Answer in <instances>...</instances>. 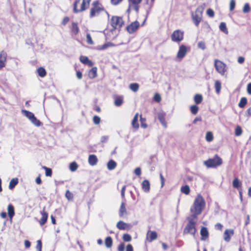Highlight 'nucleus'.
I'll use <instances>...</instances> for the list:
<instances>
[{"mask_svg":"<svg viewBox=\"0 0 251 251\" xmlns=\"http://www.w3.org/2000/svg\"><path fill=\"white\" fill-rule=\"evenodd\" d=\"M232 186L233 188L238 190L242 189V183L238 177H235L232 181Z\"/></svg>","mask_w":251,"mask_h":251,"instance_id":"obj_22","label":"nucleus"},{"mask_svg":"<svg viewBox=\"0 0 251 251\" xmlns=\"http://www.w3.org/2000/svg\"><path fill=\"white\" fill-rule=\"evenodd\" d=\"M69 168L72 172H75L78 168V165L75 162H73L70 163Z\"/></svg>","mask_w":251,"mask_h":251,"instance_id":"obj_42","label":"nucleus"},{"mask_svg":"<svg viewBox=\"0 0 251 251\" xmlns=\"http://www.w3.org/2000/svg\"><path fill=\"white\" fill-rule=\"evenodd\" d=\"M22 113L26 116L30 121L35 116L34 114L31 112L26 110H22Z\"/></svg>","mask_w":251,"mask_h":251,"instance_id":"obj_32","label":"nucleus"},{"mask_svg":"<svg viewBox=\"0 0 251 251\" xmlns=\"http://www.w3.org/2000/svg\"><path fill=\"white\" fill-rule=\"evenodd\" d=\"M98 162L97 157L95 154H90L88 157V163L91 166L96 165Z\"/></svg>","mask_w":251,"mask_h":251,"instance_id":"obj_19","label":"nucleus"},{"mask_svg":"<svg viewBox=\"0 0 251 251\" xmlns=\"http://www.w3.org/2000/svg\"><path fill=\"white\" fill-rule=\"evenodd\" d=\"M214 66L216 71L221 75H224L226 72V66L222 61L215 59Z\"/></svg>","mask_w":251,"mask_h":251,"instance_id":"obj_7","label":"nucleus"},{"mask_svg":"<svg viewBox=\"0 0 251 251\" xmlns=\"http://www.w3.org/2000/svg\"><path fill=\"white\" fill-rule=\"evenodd\" d=\"M105 11L103 5L98 0H94L92 3L89 10V17L90 18H93L99 17Z\"/></svg>","mask_w":251,"mask_h":251,"instance_id":"obj_2","label":"nucleus"},{"mask_svg":"<svg viewBox=\"0 0 251 251\" xmlns=\"http://www.w3.org/2000/svg\"><path fill=\"white\" fill-rule=\"evenodd\" d=\"M40 213L42 217L39 221V223L41 226H42L46 223L48 220V213L46 211L45 207L43 208L42 211L40 212Z\"/></svg>","mask_w":251,"mask_h":251,"instance_id":"obj_13","label":"nucleus"},{"mask_svg":"<svg viewBox=\"0 0 251 251\" xmlns=\"http://www.w3.org/2000/svg\"><path fill=\"white\" fill-rule=\"evenodd\" d=\"M127 214V211L126 207V204L124 202H122L121 204L119 210V216L123 217L125 215Z\"/></svg>","mask_w":251,"mask_h":251,"instance_id":"obj_25","label":"nucleus"},{"mask_svg":"<svg viewBox=\"0 0 251 251\" xmlns=\"http://www.w3.org/2000/svg\"><path fill=\"white\" fill-rule=\"evenodd\" d=\"M190 111L192 114L196 115L199 111V107L196 105H191L190 107Z\"/></svg>","mask_w":251,"mask_h":251,"instance_id":"obj_44","label":"nucleus"},{"mask_svg":"<svg viewBox=\"0 0 251 251\" xmlns=\"http://www.w3.org/2000/svg\"><path fill=\"white\" fill-rule=\"evenodd\" d=\"M219 28L224 33L226 34L228 33V29L226 27V25L225 23L222 22L221 23L220 25H219Z\"/></svg>","mask_w":251,"mask_h":251,"instance_id":"obj_37","label":"nucleus"},{"mask_svg":"<svg viewBox=\"0 0 251 251\" xmlns=\"http://www.w3.org/2000/svg\"><path fill=\"white\" fill-rule=\"evenodd\" d=\"M247 91L249 95H251V82L248 84L247 87Z\"/></svg>","mask_w":251,"mask_h":251,"instance_id":"obj_64","label":"nucleus"},{"mask_svg":"<svg viewBox=\"0 0 251 251\" xmlns=\"http://www.w3.org/2000/svg\"><path fill=\"white\" fill-rule=\"evenodd\" d=\"M93 122L95 125H99L100 122V118L97 115H95L93 118Z\"/></svg>","mask_w":251,"mask_h":251,"instance_id":"obj_49","label":"nucleus"},{"mask_svg":"<svg viewBox=\"0 0 251 251\" xmlns=\"http://www.w3.org/2000/svg\"><path fill=\"white\" fill-rule=\"evenodd\" d=\"M247 104V99L246 97H242L238 103V106L240 108H244Z\"/></svg>","mask_w":251,"mask_h":251,"instance_id":"obj_34","label":"nucleus"},{"mask_svg":"<svg viewBox=\"0 0 251 251\" xmlns=\"http://www.w3.org/2000/svg\"><path fill=\"white\" fill-rule=\"evenodd\" d=\"M142 190L146 193H148L150 190V183L149 180H144L142 183Z\"/></svg>","mask_w":251,"mask_h":251,"instance_id":"obj_21","label":"nucleus"},{"mask_svg":"<svg viewBox=\"0 0 251 251\" xmlns=\"http://www.w3.org/2000/svg\"><path fill=\"white\" fill-rule=\"evenodd\" d=\"M6 59V53L4 51L0 53V70L5 66V62Z\"/></svg>","mask_w":251,"mask_h":251,"instance_id":"obj_20","label":"nucleus"},{"mask_svg":"<svg viewBox=\"0 0 251 251\" xmlns=\"http://www.w3.org/2000/svg\"><path fill=\"white\" fill-rule=\"evenodd\" d=\"M140 26V23L137 21L132 22L126 27V30L129 34H132L136 32Z\"/></svg>","mask_w":251,"mask_h":251,"instance_id":"obj_10","label":"nucleus"},{"mask_svg":"<svg viewBox=\"0 0 251 251\" xmlns=\"http://www.w3.org/2000/svg\"><path fill=\"white\" fill-rule=\"evenodd\" d=\"M205 205V202L201 194H198L190 209L191 212L193 213V217L197 218L198 215L201 213Z\"/></svg>","mask_w":251,"mask_h":251,"instance_id":"obj_1","label":"nucleus"},{"mask_svg":"<svg viewBox=\"0 0 251 251\" xmlns=\"http://www.w3.org/2000/svg\"><path fill=\"white\" fill-rule=\"evenodd\" d=\"M18 179L17 178H13L10 181L9 184V188L11 190L13 189L15 186L18 184Z\"/></svg>","mask_w":251,"mask_h":251,"instance_id":"obj_35","label":"nucleus"},{"mask_svg":"<svg viewBox=\"0 0 251 251\" xmlns=\"http://www.w3.org/2000/svg\"><path fill=\"white\" fill-rule=\"evenodd\" d=\"M200 234L201 236V240H205L209 236V232L206 227L203 226L201 228Z\"/></svg>","mask_w":251,"mask_h":251,"instance_id":"obj_18","label":"nucleus"},{"mask_svg":"<svg viewBox=\"0 0 251 251\" xmlns=\"http://www.w3.org/2000/svg\"><path fill=\"white\" fill-rule=\"evenodd\" d=\"M140 121L141 122V127L145 128L147 127V124H146V119L145 118L142 117V115L140 116Z\"/></svg>","mask_w":251,"mask_h":251,"instance_id":"obj_43","label":"nucleus"},{"mask_svg":"<svg viewBox=\"0 0 251 251\" xmlns=\"http://www.w3.org/2000/svg\"><path fill=\"white\" fill-rule=\"evenodd\" d=\"M114 104L116 106H120L123 103L124 98L122 96H116L114 98Z\"/></svg>","mask_w":251,"mask_h":251,"instance_id":"obj_23","label":"nucleus"},{"mask_svg":"<svg viewBox=\"0 0 251 251\" xmlns=\"http://www.w3.org/2000/svg\"><path fill=\"white\" fill-rule=\"evenodd\" d=\"M222 88L221 83L219 80L215 81V88L217 94H219Z\"/></svg>","mask_w":251,"mask_h":251,"instance_id":"obj_36","label":"nucleus"},{"mask_svg":"<svg viewBox=\"0 0 251 251\" xmlns=\"http://www.w3.org/2000/svg\"><path fill=\"white\" fill-rule=\"evenodd\" d=\"M139 85L137 83H131L129 85V88L134 92H137L139 90Z\"/></svg>","mask_w":251,"mask_h":251,"instance_id":"obj_40","label":"nucleus"},{"mask_svg":"<svg viewBox=\"0 0 251 251\" xmlns=\"http://www.w3.org/2000/svg\"><path fill=\"white\" fill-rule=\"evenodd\" d=\"M202 17V11L199 8H197L195 12L192 13V18L195 25L198 26Z\"/></svg>","mask_w":251,"mask_h":251,"instance_id":"obj_8","label":"nucleus"},{"mask_svg":"<svg viewBox=\"0 0 251 251\" xmlns=\"http://www.w3.org/2000/svg\"><path fill=\"white\" fill-rule=\"evenodd\" d=\"M117 228L120 230H125L128 227V225L122 221H120L117 223Z\"/></svg>","mask_w":251,"mask_h":251,"instance_id":"obj_29","label":"nucleus"},{"mask_svg":"<svg viewBox=\"0 0 251 251\" xmlns=\"http://www.w3.org/2000/svg\"><path fill=\"white\" fill-rule=\"evenodd\" d=\"M214 137L212 132L208 131L206 133L205 136V139L207 142H211L213 140Z\"/></svg>","mask_w":251,"mask_h":251,"instance_id":"obj_41","label":"nucleus"},{"mask_svg":"<svg viewBox=\"0 0 251 251\" xmlns=\"http://www.w3.org/2000/svg\"><path fill=\"white\" fill-rule=\"evenodd\" d=\"M184 31L177 29L175 30L172 35L171 39L173 42L179 43L183 40Z\"/></svg>","mask_w":251,"mask_h":251,"instance_id":"obj_9","label":"nucleus"},{"mask_svg":"<svg viewBox=\"0 0 251 251\" xmlns=\"http://www.w3.org/2000/svg\"><path fill=\"white\" fill-rule=\"evenodd\" d=\"M110 24L112 27V30L116 29L120 30L124 25V21L122 17L114 16L111 17Z\"/></svg>","mask_w":251,"mask_h":251,"instance_id":"obj_6","label":"nucleus"},{"mask_svg":"<svg viewBox=\"0 0 251 251\" xmlns=\"http://www.w3.org/2000/svg\"><path fill=\"white\" fill-rule=\"evenodd\" d=\"M222 163L223 160L218 154L215 155L213 158H209L204 162V164L207 168H216L222 165Z\"/></svg>","mask_w":251,"mask_h":251,"instance_id":"obj_5","label":"nucleus"},{"mask_svg":"<svg viewBox=\"0 0 251 251\" xmlns=\"http://www.w3.org/2000/svg\"><path fill=\"white\" fill-rule=\"evenodd\" d=\"M79 60L82 63L87 65L89 67H92L94 65L93 62L86 56L81 55L79 57Z\"/></svg>","mask_w":251,"mask_h":251,"instance_id":"obj_16","label":"nucleus"},{"mask_svg":"<svg viewBox=\"0 0 251 251\" xmlns=\"http://www.w3.org/2000/svg\"><path fill=\"white\" fill-rule=\"evenodd\" d=\"M125 250V244L121 243L118 247V251H124Z\"/></svg>","mask_w":251,"mask_h":251,"instance_id":"obj_60","label":"nucleus"},{"mask_svg":"<svg viewBox=\"0 0 251 251\" xmlns=\"http://www.w3.org/2000/svg\"><path fill=\"white\" fill-rule=\"evenodd\" d=\"M158 119L162 126L166 128L167 123L165 120V114L163 113H159L158 114Z\"/></svg>","mask_w":251,"mask_h":251,"instance_id":"obj_24","label":"nucleus"},{"mask_svg":"<svg viewBox=\"0 0 251 251\" xmlns=\"http://www.w3.org/2000/svg\"><path fill=\"white\" fill-rule=\"evenodd\" d=\"M76 75L79 79H81L82 78V74L79 70H76Z\"/></svg>","mask_w":251,"mask_h":251,"instance_id":"obj_63","label":"nucleus"},{"mask_svg":"<svg viewBox=\"0 0 251 251\" xmlns=\"http://www.w3.org/2000/svg\"><path fill=\"white\" fill-rule=\"evenodd\" d=\"M243 131L240 126H236L235 129V134L236 136H239L242 134Z\"/></svg>","mask_w":251,"mask_h":251,"instance_id":"obj_46","label":"nucleus"},{"mask_svg":"<svg viewBox=\"0 0 251 251\" xmlns=\"http://www.w3.org/2000/svg\"><path fill=\"white\" fill-rule=\"evenodd\" d=\"M198 47L201 50H204L205 49V43L202 41L199 42L198 44Z\"/></svg>","mask_w":251,"mask_h":251,"instance_id":"obj_58","label":"nucleus"},{"mask_svg":"<svg viewBox=\"0 0 251 251\" xmlns=\"http://www.w3.org/2000/svg\"><path fill=\"white\" fill-rule=\"evenodd\" d=\"M8 215L10 219H12L15 215L14 207L13 205L10 203L7 206Z\"/></svg>","mask_w":251,"mask_h":251,"instance_id":"obj_27","label":"nucleus"},{"mask_svg":"<svg viewBox=\"0 0 251 251\" xmlns=\"http://www.w3.org/2000/svg\"><path fill=\"white\" fill-rule=\"evenodd\" d=\"M71 31L73 35H76L79 31L78 24L76 22H72L71 27Z\"/></svg>","mask_w":251,"mask_h":251,"instance_id":"obj_17","label":"nucleus"},{"mask_svg":"<svg viewBox=\"0 0 251 251\" xmlns=\"http://www.w3.org/2000/svg\"><path fill=\"white\" fill-rule=\"evenodd\" d=\"M43 169L45 170V175L47 176H52V170L50 168H48L46 166H43Z\"/></svg>","mask_w":251,"mask_h":251,"instance_id":"obj_45","label":"nucleus"},{"mask_svg":"<svg viewBox=\"0 0 251 251\" xmlns=\"http://www.w3.org/2000/svg\"><path fill=\"white\" fill-rule=\"evenodd\" d=\"M181 191L185 195H188L190 192L189 186L188 185H185V186L181 187Z\"/></svg>","mask_w":251,"mask_h":251,"instance_id":"obj_39","label":"nucleus"},{"mask_svg":"<svg viewBox=\"0 0 251 251\" xmlns=\"http://www.w3.org/2000/svg\"><path fill=\"white\" fill-rule=\"evenodd\" d=\"M86 42L89 45H93L94 42L92 39L91 35L90 34H87L86 35Z\"/></svg>","mask_w":251,"mask_h":251,"instance_id":"obj_50","label":"nucleus"},{"mask_svg":"<svg viewBox=\"0 0 251 251\" xmlns=\"http://www.w3.org/2000/svg\"><path fill=\"white\" fill-rule=\"evenodd\" d=\"M138 120V114L136 113L134 115L133 119L131 122L132 126L135 129H138L139 127Z\"/></svg>","mask_w":251,"mask_h":251,"instance_id":"obj_28","label":"nucleus"},{"mask_svg":"<svg viewBox=\"0 0 251 251\" xmlns=\"http://www.w3.org/2000/svg\"><path fill=\"white\" fill-rule=\"evenodd\" d=\"M42 247V242L40 240H39L37 241L36 249L38 250V251H41Z\"/></svg>","mask_w":251,"mask_h":251,"instance_id":"obj_56","label":"nucleus"},{"mask_svg":"<svg viewBox=\"0 0 251 251\" xmlns=\"http://www.w3.org/2000/svg\"><path fill=\"white\" fill-rule=\"evenodd\" d=\"M97 76V67H93L88 72V76L91 79H93Z\"/></svg>","mask_w":251,"mask_h":251,"instance_id":"obj_26","label":"nucleus"},{"mask_svg":"<svg viewBox=\"0 0 251 251\" xmlns=\"http://www.w3.org/2000/svg\"><path fill=\"white\" fill-rule=\"evenodd\" d=\"M123 239L126 242H129L131 240V237L128 234H124L123 236Z\"/></svg>","mask_w":251,"mask_h":251,"instance_id":"obj_52","label":"nucleus"},{"mask_svg":"<svg viewBox=\"0 0 251 251\" xmlns=\"http://www.w3.org/2000/svg\"><path fill=\"white\" fill-rule=\"evenodd\" d=\"M65 197L68 201H71L74 198V195L69 190H67L65 193Z\"/></svg>","mask_w":251,"mask_h":251,"instance_id":"obj_47","label":"nucleus"},{"mask_svg":"<svg viewBox=\"0 0 251 251\" xmlns=\"http://www.w3.org/2000/svg\"><path fill=\"white\" fill-rule=\"evenodd\" d=\"M235 7V1L234 0H231L230 1L229 9L230 11H232L234 9Z\"/></svg>","mask_w":251,"mask_h":251,"instance_id":"obj_59","label":"nucleus"},{"mask_svg":"<svg viewBox=\"0 0 251 251\" xmlns=\"http://www.w3.org/2000/svg\"><path fill=\"white\" fill-rule=\"evenodd\" d=\"M197 219L194 218L191 216V217H188V223L183 229V234H191L194 237L195 236L197 224Z\"/></svg>","mask_w":251,"mask_h":251,"instance_id":"obj_3","label":"nucleus"},{"mask_svg":"<svg viewBox=\"0 0 251 251\" xmlns=\"http://www.w3.org/2000/svg\"><path fill=\"white\" fill-rule=\"evenodd\" d=\"M251 8L249 3H246L243 7V11L244 13H248L250 11Z\"/></svg>","mask_w":251,"mask_h":251,"instance_id":"obj_54","label":"nucleus"},{"mask_svg":"<svg viewBox=\"0 0 251 251\" xmlns=\"http://www.w3.org/2000/svg\"><path fill=\"white\" fill-rule=\"evenodd\" d=\"M123 0H110V3L112 5L116 6L123 2Z\"/></svg>","mask_w":251,"mask_h":251,"instance_id":"obj_53","label":"nucleus"},{"mask_svg":"<svg viewBox=\"0 0 251 251\" xmlns=\"http://www.w3.org/2000/svg\"><path fill=\"white\" fill-rule=\"evenodd\" d=\"M157 238V234L155 231L149 230L147 233V239L149 242H152L153 240L156 239Z\"/></svg>","mask_w":251,"mask_h":251,"instance_id":"obj_15","label":"nucleus"},{"mask_svg":"<svg viewBox=\"0 0 251 251\" xmlns=\"http://www.w3.org/2000/svg\"><path fill=\"white\" fill-rule=\"evenodd\" d=\"M215 227L216 229L222 231L223 229V226L220 223H217L215 226Z\"/></svg>","mask_w":251,"mask_h":251,"instance_id":"obj_61","label":"nucleus"},{"mask_svg":"<svg viewBox=\"0 0 251 251\" xmlns=\"http://www.w3.org/2000/svg\"><path fill=\"white\" fill-rule=\"evenodd\" d=\"M206 13L210 17H213L215 15L214 11L211 8L207 10Z\"/></svg>","mask_w":251,"mask_h":251,"instance_id":"obj_57","label":"nucleus"},{"mask_svg":"<svg viewBox=\"0 0 251 251\" xmlns=\"http://www.w3.org/2000/svg\"><path fill=\"white\" fill-rule=\"evenodd\" d=\"M153 100L156 102H159L161 100L160 95L158 93H156L153 97Z\"/></svg>","mask_w":251,"mask_h":251,"instance_id":"obj_55","label":"nucleus"},{"mask_svg":"<svg viewBox=\"0 0 251 251\" xmlns=\"http://www.w3.org/2000/svg\"><path fill=\"white\" fill-rule=\"evenodd\" d=\"M142 1V0H128V4L130 7H133V10L136 12L138 13L139 10V5Z\"/></svg>","mask_w":251,"mask_h":251,"instance_id":"obj_12","label":"nucleus"},{"mask_svg":"<svg viewBox=\"0 0 251 251\" xmlns=\"http://www.w3.org/2000/svg\"><path fill=\"white\" fill-rule=\"evenodd\" d=\"M107 166L109 170H112L116 167L117 163L113 160H110L107 163Z\"/></svg>","mask_w":251,"mask_h":251,"instance_id":"obj_30","label":"nucleus"},{"mask_svg":"<svg viewBox=\"0 0 251 251\" xmlns=\"http://www.w3.org/2000/svg\"><path fill=\"white\" fill-rule=\"evenodd\" d=\"M37 73L38 75L41 77H44L47 75V72L46 70L42 67H39L37 69Z\"/></svg>","mask_w":251,"mask_h":251,"instance_id":"obj_33","label":"nucleus"},{"mask_svg":"<svg viewBox=\"0 0 251 251\" xmlns=\"http://www.w3.org/2000/svg\"><path fill=\"white\" fill-rule=\"evenodd\" d=\"M112 239L110 236L107 237L105 239V245L107 248H110L112 246Z\"/></svg>","mask_w":251,"mask_h":251,"instance_id":"obj_38","label":"nucleus"},{"mask_svg":"<svg viewBox=\"0 0 251 251\" xmlns=\"http://www.w3.org/2000/svg\"><path fill=\"white\" fill-rule=\"evenodd\" d=\"M111 44L109 43H106L104 44H103L102 46H99L98 47V50H104L106 49H107L108 47H110Z\"/></svg>","mask_w":251,"mask_h":251,"instance_id":"obj_51","label":"nucleus"},{"mask_svg":"<svg viewBox=\"0 0 251 251\" xmlns=\"http://www.w3.org/2000/svg\"><path fill=\"white\" fill-rule=\"evenodd\" d=\"M194 100L196 104H200L203 100L202 95L199 94H196L194 96Z\"/></svg>","mask_w":251,"mask_h":251,"instance_id":"obj_31","label":"nucleus"},{"mask_svg":"<svg viewBox=\"0 0 251 251\" xmlns=\"http://www.w3.org/2000/svg\"><path fill=\"white\" fill-rule=\"evenodd\" d=\"M91 1V0H75L73 4V12L78 13L87 9Z\"/></svg>","mask_w":251,"mask_h":251,"instance_id":"obj_4","label":"nucleus"},{"mask_svg":"<svg viewBox=\"0 0 251 251\" xmlns=\"http://www.w3.org/2000/svg\"><path fill=\"white\" fill-rule=\"evenodd\" d=\"M234 234V231L232 229H226L223 234L224 240L226 242L230 241L231 237Z\"/></svg>","mask_w":251,"mask_h":251,"instance_id":"obj_14","label":"nucleus"},{"mask_svg":"<svg viewBox=\"0 0 251 251\" xmlns=\"http://www.w3.org/2000/svg\"><path fill=\"white\" fill-rule=\"evenodd\" d=\"M31 122L36 126H40L41 125V122L38 120L35 116L30 120Z\"/></svg>","mask_w":251,"mask_h":251,"instance_id":"obj_48","label":"nucleus"},{"mask_svg":"<svg viewBox=\"0 0 251 251\" xmlns=\"http://www.w3.org/2000/svg\"><path fill=\"white\" fill-rule=\"evenodd\" d=\"M189 50V49H188L185 45H181L179 47V50L177 53V57L180 60H181L186 55Z\"/></svg>","mask_w":251,"mask_h":251,"instance_id":"obj_11","label":"nucleus"},{"mask_svg":"<svg viewBox=\"0 0 251 251\" xmlns=\"http://www.w3.org/2000/svg\"><path fill=\"white\" fill-rule=\"evenodd\" d=\"M69 20L70 19L68 17H65L61 22L62 25H65L67 24V23L69 21Z\"/></svg>","mask_w":251,"mask_h":251,"instance_id":"obj_62","label":"nucleus"}]
</instances>
